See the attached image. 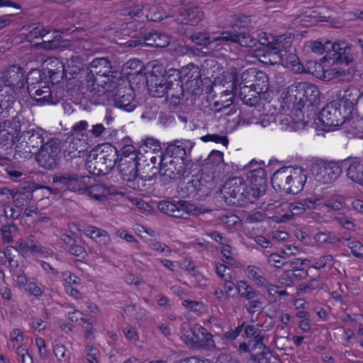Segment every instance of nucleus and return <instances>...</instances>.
<instances>
[{"instance_id": "58", "label": "nucleus", "mask_w": 363, "mask_h": 363, "mask_svg": "<svg viewBox=\"0 0 363 363\" xmlns=\"http://www.w3.org/2000/svg\"><path fill=\"white\" fill-rule=\"evenodd\" d=\"M45 79V74L40 69H31L25 78V83L27 84V90L28 88L33 86L42 79Z\"/></svg>"}, {"instance_id": "50", "label": "nucleus", "mask_w": 363, "mask_h": 363, "mask_svg": "<svg viewBox=\"0 0 363 363\" xmlns=\"http://www.w3.org/2000/svg\"><path fill=\"white\" fill-rule=\"evenodd\" d=\"M38 95L36 98H32L38 105L55 104L57 102V96H53L50 86L39 91Z\"/></svg>"}, {"instance_id": "13", "label": "nucleus", "mask_w": 363, "mask_h": 363, "mask_svg": "<svg viewBox=\"0 0 363 363\" xmlns=\"http://www.w3.org/2000/svg\"><path fill=\"white\" fill-rule=\"evenodd\" d=\"M169 37L155 30H145L133 35L125 42L129 48H135L140 45H147L154 48H164L169 44Z\"/></svg>"}, {"instance_id": "27", "label": "nucleus", "mask_w": 363, "mask_h": 363, "mask_svg": "<svg viewBox=\"0 0 363 363\" xmlns=\"http://www.w3.org/2000/svg\"><path fill=\"white\" fill-rule=\"evenodd\" d=\"M289 170L291 166L282 167L277 169L271 178L273 188L281 194H288L290 176H292Z\"/></svg>"}, {"instance_id": "42", "label": "nucleus", "mask_w": 363, "mask_h": 363, "mask_svg": "<svg viewBox=\"0 0 363 363\" xmlns=\"http://www.w3.org/2000/svg\"><path fill=\"white\" fill-rule=\"evenodd\" d=\"M81 194L87 195L96 201H104L106 198L107 189L102 184H94L87 186L84 183V189H82Z\"/></svg>"}, {"instance_id": "45", "label": "nucleus", "mask_w": 363, "mask_h": 363, "mask_svg": "<svg viewBox=\"0 0 363 363\" xmlns=\"http://www.w3.org/2000/svg\"><path fill=\"white\" fill-rule=\"evenodd\" d=\"M140 160L146 162L152 167H162L164 162V153L163 150L148 152L146 151L145 155L141 153Z\"/></svg>"}, {"instance_id": "36", "label": "nucleus", "mask_w": 363, "mask_h": 363, "mask_svg": "<svg viewBox=\"0 0 363 363\" xmlns=\"http://www.w3.org/2000/svg\"><path fill=\"white\" fill-rule=\"evenodd\" d=\"M184 88L186 91V101H189L191 105H194L196 99L203 93V81L202 79H197L185 82Z\"/></svg>"}, {"instance_id": "30", "label": "nucleus", "mask_w": 363, "mask_h": 363, "mask_svg": "<svg viewBox=\"0 0 363 363\" xmlns=\"http://www.w3.org/2000/svg\"><path fill=\"white\" fill-rule=\"evenodd\" d=\"M288 194H297L302 191L306 184L307 176L306 171L300 167H291Z\"/></svg>"}, {"instance_id": "63", "label": "nucleus", "mask_w": 363, "mask_h": 363, "mask_svg": "<svg viewBox=\"0 0 363 363\" xmlns=\"http://www.w3.org/2000/svg\"><path fill=\"white\" fill-rule=\"evenodd\" d=\"M351 250L352 255L359 259L363 258V245L358 240H352L347 245Z\"/></svg>"}, {"instance_id": "15", "label": "nucleus", "mask_w": 363, "mask_h": 363, "mask_svg": "<svg viewBox=\"0 0 363 363\" xmlns=\"http://www.w3.org/2000/svg\"><path fill=\"white\" fill-rule=\"evenodd\" d=\"M164 74L165 69L162 65H155L145 74L148 92L152 97L162 98L168 94L169 86L164 80Z\"/></svg>"}, {"instance_id": "6", "label": "nucleus", "mask_w": 363, "mask_h": 363, "mask_svg": "<svg viewBox=\"0 0 363 363\" xmlns=\"http://www.w3.org/2000/svg\"><path fill=\"white\" fill-rule=\"evenodd\" d=\"M227 205L244 206L254 203V198L245 180L241 177H232L224 184L220 191Z\"/></svg>"}, {"instance_id": "18", "label": "nucleus", "mask_w": 363, "mask_h": 363, "mask_svg": "<svg viewBox=\"0 0 363 363\" xmlns=\"http://www.w3.org/2000/svg\"><path fill=\"white\" fill-rule=\"evenodd\" d=\"M194 143L189 140H175L167 143L166 147L163 150L165 156L169 159L185 162L188 163V157L190 155Z\"/></svg>"}, {"instance_id": "21", "label": "nucleus", "mask_w": 363, "mask_h": 363, "mask_svg": "<svg viewBox=\"0 0 363 363\" xmlns=\"http://www.w3.org/2000/svg\"><path fill=\"white\" fill-rule=\"evenodd\" d=\"M85 178L76 173L64 172L53 175L52 182L55 184L60 185L65 190L80 194L84 189Z\"/></svg>"}, {"instance_id": "51", "label": "nucleus", "mask_w": 363, "mask_h": 363, "mask_svg": "<svg viewBox=\"0 0 363 363\" xmlns=\"http://www.w3.org/2000/svg\"><path fill=\"white\" fill-rule=\"evenodd\" d=\"M236 289L239 295L247 300L253 299L258 295L257 292L246 281H239L236 284Z\"/></svg>"}, {"instance_id": "10", "label": "nucleus", "mask_w": 363, "mask_h": 363, "mask_svg": "<svg viewBox=\"0 0 363 363\" xmlns=\"http://www.w3.org/2000/svg\"><path fill=\"white\" fill-rule=\"evenodd\" d=\"M157 208L164 214L182 219H188L190 215L198 216L208 211L204 207L196 206L189 201L183 200L177 202L163 200L158 202Z\"/></svg>"}, {"instance_id": "14", "label": "nucleus", "mask_w": 363, "mask_h": 363, "mask_svg": "<svg viewBox=\"0 0 363 363\" xmlns=\"http://www.w3.org/2000/svg\"><path fill=\"white\" fill-rule=\"evenodd\" d=\"M311 172L318 183L330 184L341 175L342 169L337 162L320 160L312 164Z\"/></svg>"}, {"instance_id": "5", "label": "nucleus", "mask_w": 363, "mask_h": 363, "mask_svg": "<svg viewBox=\"0 0 363 363\" xmlns=\"http://www.w3.org/2000/svg\"><path fill=\"white\" fill-rule=\"evenodd\" d=\"M47 132L40 127H35L19 132L16 140V152L21 157H30L42 148L48 140Z\"/></svg>"}, {"instance_id": "57", "label": "nucleus", "mask_w": 363, "mask_h": 363, "mask_svg": "<svg viewBox=\"0 0 363 363\" xmlns=\"http://www.w3.org/2000/svg\"><path fill=\"white\" fill-rule=\"evenodd\" d=\"M164 80L167 82V85L169 86V88L171 87V86H174V84L177 83V82H183L182 68L180 69L173 68L168 70L165 69V74H164Z\"/></svg>"}, {"instance_id": "38", "label": "nucleus", "mask_w": 363, "mask_h": 363, "mask_svg": "<svg viewBox=\"0 0 363 363\" xmlns=\"http://www.w3.org/2000/svg\"><path fill=\"white\" fill-rule=\"evenodd\" d=\"M17 230L18 227L13 220L6 221L5 217L0 216V233L4 243L12 242Z\"/></svg>"}, {"instance_id": "20", "label": "nucleus", "mask_w": 363, "mask_h": 363, "mask_svg": "<svg viewBox=\"0 0 363 363\" xmlns=\"http://www.w3.org/2000/svg\"><path fill=\"white\" fill-rule=\"evenodd\" d=\"M249 79L255 80V82L250 85L256 91H257L261 96H262V100H267L269 94L268 92L269 79L267 74L262 71H257L256 69H249L243 72L241 74L242 82L247 83V80Z\"/></svg>"}, {"instance_id": "54", "label": "nucleus", "mask_w": 363, "mask_h": 363, "mask_svg": "<svg viewBox=\"0 0 363 363\" xmlns=\"http://www.w3.org/2000/svg\"><path fill=\"white\" fill-rule=\"evenodd\" d=\"M12 199L15 206L18 208L27 205L33 199L32 191H13Z\"/></svg>"}, {"instance_id": "2", "label": "nucleus", "mask_w": 363, "mask_h": 363, "mask_svg": "<svg viewBox=\"0 0 363 363\" xmlns=\"http://www.w3.org/2000/svg\"><path fill=\"white\" fill-rule=\"evenodd\" d=\"M25 70L19 65H11L0 71V106L3 108H15L17 91L25 86Z\"/></svg>"}, {"instance_id": "1", "label": "nucleus", "mask_w": 363, "mask_h": 363, "mask_svg": "<svg viewBox=\"0 0 363 363\" xmlns=\"http://www.w3.org/2000/svg\"><path fill=\"white\" fill-rule=\"evenodd\" d=\"M320 91L318 86L308 82L294 84L288 88L280 105L285 115H298L302 108L317 107L320 104Z\"/></svg>"}, {"instance_id": "40", "label": "nucleus", "mask_w": 363, "mask_h": 363, "mask_svg": "<svg viewBox=\"0 0 363 363\" xmlns=\"http://www.w3.org/2000/svg\"><path fill=\"white\" fill-rule=\"evenodd\" d=\"M308 277V271L305 269H291L285 271L280 277L281 284L287 286H291L295 281H301Z\"/></svg>"}, {"instance_id": "39", "label": "nucleus", "mask_w": 363, "mask_h": 363, "mask_svg": "<svg viewBox=\"0 0 363 363\" xmlns=\"http://www.w3.org/2000/svg\"><path fill=\"white\" fill-rule=\"evenodd\" d=\"M294 40V36L291 33L274 35L272 45V50L278 52H285L286 50H290L292 48Z\"/></svg>"}, {"instance_id": "43", "label": "nucleus", "mask_w": 363, "mask_h": 363, "mask_svg": "<svg viewBox=\"0 0 363 363\" xmlns=\"http://www.w3.org/2000/svg\"><path fill=\"white\" fill-rule=\"evenodd\" d=\"M186 92L184 88V82H177L174 84V86H171L169 89H168V94L165 96L167 98H169L170 103L173 104L174 106H177L180 104V100L182 99H186Z\"/></svg>"}, {"instance_id": "60", "label": "nucleus", "mask_w": 363, "mask_h": 363, "mask_svg": "<svg viewBox=\"0 0 363 363\" xmlns=\"http://www.w3.org/2000/svg\"><path fill=\"white\" fill-rule=\"evenodd\" d=\"M289 210L291 211V214H284L283 216L284 218L290 220L294 216H300L306 212V210L301 200L296 202L291 203L289 205Z\"/></svg>"}, {"instance_id": "12", "label": "nucleus", "mask_w": 363, "mask_h": 363, "mask_svg": "<svg viewBox=\"0 0 363 363\" xmlns=\"http://www.w3.org/2000/svg\"><path fill=\"white\" fill-rule=\"evenodd\" d=\"M350 116L341 101L334 100L327 104L319 112L318 118L323 125L336 127L342 125Z\"/></svg>"}, {"instance_id": "34", "label": "nucleus", "mask_w": 363, "mask_h": 363, "mask_svg": "<svg viewBox=\"0 0 363 363\" xmlns=\"http://www.w3.org/2000/svg\"><path fill=\"white\" fill-rule=\"evenodd\" d=\"M240 98L242 103L250 107L260 106L262 96L251 86L244 84L240 87Z\"/></svg>"}, {"instance_id": "3", "label": "nucleus", "mask_w": 363, "mask_h": 363, "mask_svg": "<svg viewBox=\"0 0 363 363\" xmlns=\"http://www.w3.org/2000/svg\"><path fill=\"white\" fill-rule=\"evenodd\" d=\"M113 73L111 62L107 57L94 59L86 68V87L89 93L93 96L104 95L108 88L114 84Z\"/></svg>"}, {"instance_id": "24", "label": "nucleus", "mask_w": 363, "mask_h": 363, "mask_svg": "<svg viewBox=\"0 0 363 363\" xmlns=\"http://www.w3.org/2000/svg\"><path fill=\"white\" fill-rule=\"evenodd\" d=\"M43 41L37 44V47L45 50H55L67 46L68 43L62 40L61 34L57 30L45 29Z\"/></svg>"}, {"instance_id": "25", "label": "nucleus", "mask_w": 363, "mask_h": 363, "mask_svg": "<svg viewBox=\"0 0 363 363\" xmlns=\"http://www.w3.org/2000/svg\"><path fill=\"white\" fill-rule=\"evenodd\" d=\"M117 13L118 15L125 16V20L129 21L127 24L129 29L140 30L145 26L146 16L143 10L139 6L132 9H119Z\"/></svg>"}, {"instance_id": "55", "label": "nucleus", "mask_w": 363, "mask_h": 363, "mask_svg": "<svg viewBox=\"0 0 363 363\" xmlns=\"http://www.w3.org/2000/svg\"><path fill=\"white\" fill-rule=\"evenodd\" d=\"M301 112H298V115H294V116H296L298 118L296 119L298 121H302L304 123L308 124L312 121H315L317 117V108L316 107H310L307 108V106H305V108H302ZM291 116H294V115H291Z\"/></svg>"}, {"instance_id": "59", "label": "nucleus", "mask_w": 363, "mask_h": 363, "mask_svg": "<svg viewBox=\"0 0 363 363\" xmlns=\"http://www.w3.org/2000/svg\"><path fill=\"white\" fill-rule=\"evenodd\" d=\"M91 230L93 232L91 235V238L99 242L100 245H106L110 240V238L107 232L104 230L94 227Z\"/></svg>"}, {"instance_id": "19", "label": "nucleus", "mask_w": 363, "mask_h": 363, "mask_svg": "<svg viewBox=\"0 0 363 363\" xmlns=\"http://www.w3.org/2000/svg\"><path fill=\"white\" fill-rule=\"evenodd\" d=\"M187 163L169 159V156L164 157V162L161 167V177L166 182L180 180L188 175L186 169Z\"/></svg>"}, {"instance_id": "7", "label": "nucleus", "mask_w": 363, "mask_h": 363, "mask_svg": "<svg viewBox=\"0 0 363 363\" xmlns=\"http://www.w3.org/2000/svg\"><path fill=\"white\" fill-rule=\"evenodd\" d=\"M100 148L101 151L96 154L93 160L86 162L89 172L99 177L109 174L120 157L118 148L110 143L104 144Z\"/></svg>"}, {"instance_id": "28", "label": "nucleus", "mask_w": 363, "mask_h": 363, "mask_svg": "<svg viewBox=\"0 0 363 363\" xmlns=\"http://www.w3.org/2000/svg\"><path fill=\"white\" fill-rule=\"evenodd\" d=\"M204 18L201 9L196 6H189L182 9L177 20L184 25L196 26Z\"/></svg>"}, {"instance_id": "9", "label": "nucleus", "mask_w": 363, "mask_h": 363, "mask_svg": "<svg viewBox=\"0 0 363 363\" xmlns=\"http://www.w3.org/2000/svg\"><path fill=\"white\" fill-rule=\"evenodd\" d=\"M62 141L55 138L48 139L42 148L35 154L39 167L46 170H53L60 164Z\"/></svg>"}, {"instance_id": "44", "label": "nucleus", "mask_w": 363, "mask_h": 363, "mask_svg": "<svg viewBox=\"0 0 363 363\" xmlns=\"http://www.w3.org/2000/svg\"><path fill=\"white\" fill-rule=\"evenodd\" d=\"M245 337L250 338L249 341L254 342V345H258V349H265V345L263 342L264 335L262 334V330L255 325H247L245 326Z\"/></svg>"}, {"instance_id": "49", "label": "nucleus", "mask_w": 363, "mask_h": 363, "mask_svg": "<svg viewBox=\"0 0 363 363\" xmlns=\"http://www.w3.org/2000/svg\"><path fill=\"white\" fill-rule=\"evenodd\" d=\"M182 81L190 82V81H196L201 79V74L199 67L194 64H189L182 67Z\"/></svg>"}, {"instance_id": "31", "label": "nucleus", "mask_w": 363, "mask_h": 363, "mask_svg": "<svg viewBox=\"0 0 363 363\" xmlns=\"http://www.w3.org/2000/svg\"><path fill=\"white\" fill-rule=\"evenodd\" d=\"M47 66L48 76L53 84L60 83L64 79L69 81L64 62L57 58L51 59Z\"/></svg>"}, {"instance_id": "37", "label": "nucleus", "mask_w": 363, "mask_h": 363, "mask_svg": "<svg viewBox=\"0 0 363 363\" xmlns=\"http://www.w3.org/2000/svg\"><path fill=\"white\" fill-rule=\"evenodd\" d=\"M284 65L297 73L305 72V66L300 62L299 58L295 53V48H291L290 50L283 52V62Z\"/></svg>"}, {"instance_id": "64", "label": "nucleus", "mask_w": 363, "mask_h": 363, "mask_svg": "<svg viewBox=\"0 0 363 363\" xmlns=\"http://www.w3.org/2000/svg\"><path fill=\"white\" fill-rule=\"evenodd\" d=\"M68 251L72 255L78 257L79 260L84 259L88 257L85 249L77 242L68 249Z\"/></svg>"}, {"instance_id": "32", "label": "nucleus", "mask_w": 363, "mask_h": 363, "mask_svg": "<svg viewBox=\"0 0 363 363\" xmlns=\"http://www.w3.org/2000/svg\"><path fill=\"white\" fill-rule=\"evenodd\" d=\"M186 188L189 195L198 196L199 198L206 196L210 193L206 180L196 175L192 176L191 180L187 182Z\"/></svg>"}, {"instance_id": "48", "label": "nucleus", "mask_w": 363, "mask_h": 363, "mask_svg": "<svg viewBox=\"0 0 363 363\" xmlns=\"http://www.w3.org/2000/svg\"><path fill=\"white\" fill-rule=\"evenodd\" d=\"M250 362V363H274L275 358L265 345V349H258V352L256 354H251Z\"/></svg>"}, {"instance_id": "56", "label": "nucleus", "mask_w": 363, "mask_h": 363, "mask_svg": "<svg viewBox=\"0 0 363 363\" xmlns=\"http://www.w3.org/2000/svg\"><path fill=\"white\" fill-rule=\"evenodd\" d=\"M128 65V68L130 69V72H128L129 76H134L141 77L143 80H144L145 74H147V72L145 71L143 64L141 61L138 60H130L127 63Z\"/></svg>"}, {"instance_id": "41", "label": "nucleus", "mask_w": 363, "mask_h": 363, "mask_svg": "<svg viewBox=\"0 0 363 363\" xmlns=\"http://www.w3.org/2000/svg\"><path fill=\"white\" fill-rule=\"evenodd\" d=\"M158 174L161 176V167H152L147 162L140 160L139 179L151 182L156 179Z\"/></svg>"}, {"instance_id": "35", "label": "nucleus", "mask_w": 363, "mask_h": 363, "mask_svg": "<svg viewBox=\"0 0 363 363\" xmlns=\"http://www.w3.org/2000/svg\"><path fill=\"white\" fill-rule=\"evenodd\" d=\"M362 96L363 91L361 92L359 89L352 86L345 90L342 99L340 101L342 102V106L347 108L351 115L354 106L357 105L359 99Z\"/></svg>"}, {"instance_id": "11", "label": "nucleus", "mask_w": 363, "mask_h": 363, "mask_svg": "<svg viewBox=\"0 0 363 363\" xmlns=\"http://www.w3.org/2000/svg\"><path fill=\"white\" fill-rule=\"evenodd\" d=\"M105 94L115 106L125 111H133L138 106L135 91L129 85L113 84L112 88H108Z\"/></svg>"}, {"instance_id": "61", "label": "nucleus", "mask_w": 363, "mask_h": 363, "mask_svg": "<svg viewBox=\"0 0 363 363\" xmlns=\"http://www.w3.org/2000/svg\"><path fill=\"white\" fill-rule=\"evenodd\" d=\"M330 44L331 42L330 41H326L324 44H323V43L320 41L315 40L308 42V47L313 52L318 55H321L325 52L327 53V50H329Z\"/></svg>"}, {"instance_id": "46", "label": "nucleus", "mask_w": 363, "mask_h": 363, "mask_svg": "<svg viewBox=\"0 0 363 363\" xmlns=\"http://www.w3.org/2000/svg\"><path fill=\"white\" fill-rule=\"evenodd\" d=\"M347 175L352 181L363 185V163L352 161L347 169Z\"/></svg>"}, {"instance_id": "62", "label": "nucleus", "mask_w": 363, "mask_h": 363, "mask_svg": "<svg viewBox=\"0 0 363 363\" xmlns=\"http://www.w3.org/2000/svg\"><path fill=\"white\" fill-rule=\"evenodd\" d=\"M274 35L265 32L261 33L258 35L257 41L259 44L265 48L266 50H272V45Z\"/></svg>"}, {"instance_id": "53", "label": "nucleus", "mask_w": 363, "mask_h": 363, "mask_svg": "<svg viewBox=\"0 0 363 363\" xmlns=\"http://www.w3.org/2000/svg\"><path fill=\"white\" fill-rule=\"evenodd\" d=\"M247 277L253 280L258 286H263L267 284V279L262 276L260 268L250 265L247 268Z\"/></svg>"}, {"instance_id": "47", "label": "nucleus", "mask_w": 363, "mask_h": 363, "mask_svg": "<svg viewBox=\"0 0 363 363\" xmlns=\"http://www.w3.org/2000/svg\"><path fill=\"white\" fill-rule=\"evenodd\" d=\"M255 55L262 57L266 63L270 65L281 64L283 62V52H278L274 50H264L260 48L255 50Z\"/></svg>"}, {"instance_id": "29", "label": "nucleus", "mask_w": 363, "mask_h": 363, "mask_svg": "<svg viewBox=\"0 0 363 363\" xmlns=\"http://www.w3.org/2000/svg\"><path fill=\"white\" fill-rule=\"evenodd\" d=\"M67 140H69V145L63 150L64 157L67 160L74 157H80L81 152H83L87 148L86 139H82L79 135H74L72 134Z\"/></svg>"}, {"instance_id": "4", "label": "nucleus", "mask_w": 363, "mask_h": 363, "mask_svg": "<svg viewBox=\"0 0 363 363\" xmlns=\"http://www.w3.org/2000/svg\"><path fill=\"white\" fill-rule=\"evenodd\" d=\"M230 30L221 32L220 42H225L227 48L230 44H236L243 48L253 47L257 39L250 33L252 27L250 16L242 13L233 14L230 16Z\"/></svg>"}, {"instance_id": "23", "label": "nucleus", "mask_w": 363, "mask_h": 363, "mask_svg": "<svg viewBox=\"0 0 363 363\" xmlns=\"http://www.w3.org/2000/svg\"><path fill=\"white\" fill-rule=\"evenodd\" d=\"M118 171L121 178L127 182H133L139 179L140 160L136 157L130 156L118 157Z\"/></svg>"}, {"instance_id": "26", "label": "nucleus", "mask_w": 363, "mask_h": 363, "mask_svg": "<svg viewBox=\"0 0 363 363\" xmlns=\"http://www.w3.org/2000/svg\"><path fill=\"white\" fill-rule=\"evenodd\" d=\"M189 38L196 45L209 47V48L216 51H226L228 50L226 43L218 40L221 39V34L218 37L211 38L206 33L198 32L191 35Z\"/></svg>"}, {"instance_id": "52", "label": "nucleus", "mask_w": 363, "mask_h": 363, "mask_svg": "<svg viewBox=\"0 0 363 363\" xmlns=\"http://www.w3.org/2000/svg\"><path fill=\"white\" fill-rule=\"evenodd\" d=\"M314 239L321 244L328 243L335 245L342 242V238L340 235L333 231L317 233L314 235Z\"/></svg>"}, {"instance_id": "33", "label": "nucleus", "mask_w": 363, "mask_h": 363, "mask_svg": "<svg viewBox=\"0 0 363 363\" xmlns=\"http://www.w3.org/2000/svg\"><path fill=\"white\" fill-rule=\"evenodd\" d=\"M64 64L69 80L77 77L79 74L84 72L86 74V69H84V67L83 59L79 55H72L67 58Z\"/></svg>"}, {"instance_id": "8", "label": "nucleus", "mask_w": 363, "mask_h": 363, "mask_svg": "<svg viewBox=\"0 0 363 363\" xmlns=\"http://www.w3.org/2000/svg\"><path fill=\"white\" fill-rule=\"evenodd\" d=\"M21 130V123L15 108L5 109L0 106V147H11Z\"/></svg>"}, {"instance_id": "17", "label": "nucleus", "mask_w": 363, "mask_h": 363, "mask_svg": "<svg viewBox=\"0 0 363 363\" xmlns=\"http://www.w3.org/2000/svg\"><path fill=\"white\" fill-rule=\"evenodd\" d=\"M352 48L345 41L333 43L330 45L324 59L326 61L334 64L348 65L353 60V55L351 52Z\"/></svg>"}, {"instance_id": "16", "label": "nucleus", "mask_w": 363, "mask_h": 363, "mask_svg": "<svg viewBox=\"0 0 363 363\" xmlns=\"http://www.w3.org/2000/svg\"><path fill=\"white\" fill-rule=\"evenodd\" d=\"M186 343L195 348H216L213 335L203 327L194 324L183 333Z\"/></svg>"}, {"instance_id": "22", "label": "nucleus", "mask_w": 363, "mask_h": 363, "mask_svg": "<svg viewBox=\"0 0 363 363\" xmlns=\"http://www.w3.org/2000/svg\"><path fill=\"white\" fill-rule=\"evenodd\" d=\"M247 179L250 182L249 191L254 199L263 196L267 190V177L265 169L262 167L251 170L247 174Z\"/></svg>"}]
</instances>
